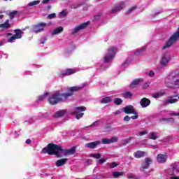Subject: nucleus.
Listing matches in <instances>:
<instances>
[{"mask_svg":"<svg viewBox=\"0 0 179 179\" xmlns=\"http://www.w3.org/2000/svg\"><path fill=\"white\" fill-rule=\"evenodd\" d=\"M85 86L86 83H84L82 86L67 87L64 88L66 92L59 90L56 91L48 98V101L52 106H55V104H58V103L67 101L68 99L71 97L75 92L82 90Z\"/></svg>","mask_w":179,"mask_h":179,"instance_id":"f257e3e1","label":"nucleus"},{"mask_svg":"<svg viewBox=\"0 0 179 179\" xmlns=\"http://www.w3.org/2000/svg\"><path fill=\"white\" fill-rule=\"evenodd\" d=\"M75 152V148H72L70 150H65L54 143L48 144L41 150V153H48V155H55L57 157H64V156H68V155H73Z\"/></svg>","mask_w":179,"mask_h":179,"instance_id":"f03ea898","label":"nucleus"},{"mask_svg":"<svg viewBox=\"0 0 179 179\" xmlns=\"http://www.w3.org/2000/svg\"><path fill=\"white\" fill-rule=\"evenodd\" d=\"M117 53V48L110 47L108 49V51L104 57V62L108 63L111 62L114 59V57H115V54Z\"/></svg>","mask_w":179,"mask_h":179,"instance_id":"7ed1b4c3","label":"nucleus"},{"mask_svg":"<svg viewBox=\"0 0 179 179\" xmlns=\"http://www.w3.org/2000/svg\"><path fill=\"white\" fill-rule=\"evenodd\" d=\"M170 61H171V56H170V53H164L159 59L161 68H166V66L169 65V62H170Z\"/></svg>","mask_w":179,"mask_h":179,"instance_id":"20e7f679","label":"nucleus"},{"mask_svg":"<svg viewBox=\"0 0 179 179\" xmlns=\"http://www.w3.org/2000/svg\"><path fill=\"white\" fill-rule=\"evenodd\" d=\"M83 111H86V107L85 106H78L76 107L73 110V114H75L76 118L77 120H80L83 117L84 113Z\"/></svg>","mask_w":179,"mask_h":179,"instance_id":"39448f33","label":"nucleus"},{"mask_svg":"<svg viewBox=\"0 0 179 179\" xmlns=\"http://www.w3.org/2000/svg\"><path fill=\"white\" fill-rule=\"evenodd\" d=\"M15 34L7 39L8 43H15V41L22 38L23 32L20 29H15Z\"/></svg>","mask_w":179,"mask_h":179,"instance_id":"423d86ee","label":"nucleus"},{"mask_svg":"<svg viewBox=\"0 0 179 179\" xmlns=\"http://www.w3.org/2000/svg\"><path fill=\"white\" fill-rule=\"evenodd\" d=\"M127 8V4L124 1H121L120 3L116 4L112 9L111 13H118V12H121L122 9H125Z\"/></svg>","mask_w":179,"mask_h":179,"instance_id":"0eeeda50","label":"nucleus"},{"mask_svg":"<svg viewBox=\"0 0 179 179\" xmlns=\"http://www.w3.org/2000/svg\"><path fill=\"white\" fill-rule=\"evenodd\" d=\"M153 159L150 157H146L144 159V163L141 164V167L140 168L141 171H145V170L149 169V166L152 164Z\"/></svg>","mask_w":179,"mask_h":179,"instance_id":"6e6552de","label":"nucleus"},{"mask_svg":"<svg viewBox=\"0 0 179 179\" xmlns=\"http://www.w3.org/2000/svg\"><path fill=\"white\" fill-rule=\"evenodd\" d=\"M47 27V24L45 22H41L33 27L34 33H41V31H44V28Z\"/></svg>","mask_w":179,"mask_h":179,"instance_id":"1a4fd4ad","label":"nucleus"},{"mask_svg":"<svg viewBox=\"0 0 179 179\" xmlns=\"http://www.w3.org/2000/svg\"><path fill=\"white\" fill-rule=\"evenodd\" d=\"M176 173H179V169L177 166H173L169 170L168 174L171 176L170 179H179V176H177Z\"/></svg>","mask_w":179,"mask_h":179,"instance_id":"9d476101","label":"nucleus"},{"mask_svg":"<svg viewBox=\"0 0 179 179\" xmlns=\"http://www.w3.org/2000/svg\"><path fill=\"white\" fill-rule=\"evenodd\" d=\"M115 142H118V137L113 136L110 138H103L101 143L103 145H110V143H114Z\"/></svg>","mask_w":179,"mask_h":179,"instance_id":"9b49d317","label":"nucleus"},{"mask_svg":"<svg viewBox=\"0 0 179 179\" xmlns=\"http://www.w3.org/2000/svg\"><path fill=\"white\" fill-rule=\"evenodd\" d=\"M123 111L125 113V114H134V115H136L138 113L135 110V108L133 106H127L124 108H123Z\"/></svg>","mask_w":179,"mask_h":179,"instance_id":"f8f14e48","label":"nucleus"},{"mask_svg":"<svg viewBox=\"0 0 179 179\" xmlns=\"http://www.w3.org/2000/svg\"><path fill=\"white\" fill-rule=\"evenodd\" d=\"M87 27V22L83 23L77 27H76L73 30L71 34H76V33H79L80 30H83V29H86Z\"/></svg>","mask_w":179,"mask_h":179,"instance_id":"ddd939ff","label":"nucleus"},{"mask_svg":"<svg viewBox=\"0 0 179 179\" xmlns=\"http://www.w3.org/2000/svg\"><path fill=\"white\" fill-rule=\"evenodd\" d=\"M178 102V99L176 98L175 96H168L167 99L164 101V104L167 106L168 104H174L175 103Z\"/></svg>","mask_w":179,"mask_h":179,"instance_id":"4468645a","label":"nucleus"},{"mask_svg":"<svg viewBox=\"0 0 179 179\" xmlns=\"http://www.w3.org/2000/svg\"><path fill=\"white\" fill-rule=\"evenodd\" d=\"M142 82H143V79L136 78L131 83L129 87L130 89H135V87H138V85H141V83H142Z\"/></svg>","mask_w":179,"mask_h":179,"instance_id":"2eb2a0df","label":"nucleus"},{"mask_svg":"<svg viewBox=\"0 0 179 179\" xmlns=\"http://www.w3.org/2000/svg\"><path fill=\"white\" fill-rule=\"evenodd\" d=\"M79 69H67L62 71V75L64 76H69L70 75H73V73H76V72H78Z\"/></svg>","mask_w":179,"mask_h":179,"instance_id":"dca6fc26","label":"nucleus"},{"mask_svg":"<svg viewBox=\"0 0 179 179\" xmlns=\"http://www.w3.org/2000/svg\"><path fill=\"white\" fill-rule=\"evenodd\" d=\"M101 143V141H96L91 143H88L85 145V148H88V149H95V148H97L99 145Z\"/></svg>","mask_w":179,"mask_h":179,"instance_id":"f3484780","label":"nucleus"},{"mask_svg":"<svg viewBox=\"0 0 179 179\" xmlns=\"http://www.w3.org/2000/svg\"><path fill=\"white\" fill-rule=\"evenodd\" d=\"M168 157L166 155L159 154L157 156V163H166L167 162Z\"/></svg>","mask_w":179,"mask_h":179,"instance_id":"a211bd4d","label":"nucleus"},{"mask_svg":"<svg viewBox=\"0 0 179 179\" xmlns=\"http://www.w3.org/2000/svg\"><path fill=\"white\" fill-rule=\"evenodd\" d=\"M140 104L143 108H146V107L150 106V101L148 98H143L140 101Z\"/></svg>","mask_w":179,"mask_h":179,"instance_id":"6ab92c4d","label":"nucleus"},{"mask_svg":"<svg viewBox=\"0 0 179 179\" xmlns=\"http://www.w3.org/2000/svg\"><path fill=\"white\" fill-rule=\"evenodd\" d=\"M160 135L157 132H150L148 134L149 139H152V141H156V139H159Z\"/></svg>","mask_w":179,"mask_h":179,"instance_id":"aec40b11","label":"nucleus"},{"mask_svg":"<svg viewBox=\"0 0 179 179\" xmlns=\"http://www.w3.org/2000/svg\"><path fill=\"white\" fill-rule=\"evenodd\" d=\"M66 162H68V159L64 158L59 159L56 162V167H62L64 164H66Z\"/></svg>","mask_w":179,"mask_h":179,"instance_id":"412c9836","label":"nucleus"},{"mask_svg":"<svg viewBox=\"0 0 179 179\" xmlns=\"http://www.w3.org/2000/svg\"><path fill=\"white\" fill-rule=\"evenodd\" d=\"M9 22V20H6L4 23L0 24V29H2L3 30L10 29V23Z\"/></svg>","mask_w":179,"mask_h":179,"instance_id":"4be33fe9","label":"nucleus"},{"mask_svg":"<svg viewBox=\"0 0 179 179\" xmlns=\"http://www.w3.org/2000/svg\"><path fill=\"white\" fill-rule=\"evenodd\" d=\"M64 31V27H59L55 29L53 31H51L52 36H57V34H59V33H62Z\"/></svg>","mask_w":179,"mask_h":179,"instance_id":"5701e85b","label":"nucleus"},{"mask_svg":"<svg viewBox=\"0 0 179 179\" xmlns=\"http://www.w3.org/2000/svg\"><path fill=\"white\" fill-rule=\"evenodd\" d=\"M145 155H146L145 152H143V151H136V152H134V156L136 159H141V157H145Z\"/></svg>","mask_w":179,"mask_h":179,"instance_id":"b1692460","label":"nucleus"},{"mask_svg":"<svg viewBox=\"0 0 179 179\" xmlns=\"http://www.w3.org/2000/svg\"><path fill=\"white\" fill-rule=\"evenodd\" d=\"M66 114V110H60L55 113V117L58 118L59 117H64Z\"/></svg>","mask_w":179,"mask_h":179,"instance_id":"393cba45","label":"nucleus"},{"mask_svg":"<svg viewBox=\"0 0 179 179\" xmlns=\"http://www.w3.org/2000/svg\"><path fill=\"white\" fill-rule=\"evenodd\" d=\"M113 101V98L111 96H106L101 99V103L102 104H107V103H111Z\"/></svg>","mask_w":179,"mask_h":179,"instance_id":"a878e982","label":"nucleus"},{"mask_svg":"<svg viewBox=\"0 0 179 179\" xmlns=\"http://www.w3.org/2000/svg\"><path fill=\"white\" fill-rule=\"evenodd\" d=\"M166 95V92H159L152 94V97L154 99H160V97H163V96Z\"/></svg>","mask_w":179,"mask_h":179,"instance_id":"bb28decb","label":"nucleus"},{"mask_svg":"<svg viewBox=\"0 0 179 179\" xmlns=\"http://www.w3.org/2000/svg\"><path fill=\"white\" fill-rule=\"evenodd\" d=\"M146 50V48H141L139 49L136 50L134 52V55H142L143 52Z\"/></svg>","mask_w":179,"mask_h":179,"instance_id":"cd10ccee","label":"nucleus"},{"mask_svg":"<svg viewBox=\"0 0 179 179\" xmlns=\"http://www.w3.org/2000/svg\"><path fill=\"white\" fill-rule=\"evenodd\" d=\"M100 120L95 121L91 125L88 126V128H94V129H97L99 128V125H100Z\"/></svg>","mask_w":179,"mask_h":179,"instance_id":"c85d7f7f","label":"nucleus"},{"mask_svg":"<svg viewBox=\"0 0 179 179\" xmlns=\"http://www.w3.org/2000/svg\"><path fill=\"white\" fill-rule=\"evenodd\" d=\"M40 3V0H36L34 1H31L27 4L28 8H31L32 6H36V5H38Z\"/></svg>","mask_w":179,"mask_h":179,"instance_id":"c756f323","label":"nucleus"},{"mask_svg":"<svg viewBox=\"0 0 179 179\" xmlns=\"http://www.w3.org/2000/svg\"><path fill=\"white\" fill-rule=\"evenodd\" d=\"M68 15V10H63L62 12L59 13V17L60 19H64V17H66Z\"/></svg>","mask_w":179,"mask_h":179,"instance_id":"7c9ffc66","label":"nucleus"},{"mask_svg":"<svg viewBox=\"0 0 179 179\" xmlns=\"http://www.w3.org/2000/svg\"><path fill=\"white\" fill-rule=\"evenodd\" d=\"M112 175L113 178H118L119 177L124 176V173L115 171L112 173Z\"/></svg>","mask_w":179,"mask_h":179,"instance_id":"2f4dec72","label":"nucleus"},{"mask_svg":"<svg viewBox=\"0 0 179 179\" xmlns=\"http://www.w3.org/2000/svg\"><path fill=\"white\" fill-rule=\"evenodd\" d=\"M123 97H125V99H131L134 94L131 92H125L122 94Z\"/></svg>","mask_w":179,"mask_h":179,"instance_id":"473e14b6","label":"nucleus"},{"mask_svg":"<svg viewBox=\"0 0 179 179\" xmlns=\"http://www.w3.org/2000/svg\"><path fill=\"white\" fill-rule=\"evenodd\" d=\"M47 96H48V92H45L43 95L39 96L38 97V101H43V100H44Z\"/></svg>","mask_w":179,"mask_h":179,"instance_id":"72a5a7b5","label":"nucleus"},{"mask_svg":"<svg viewBox=\"0 0 179 179\" xmlns=\"http://www.w3.org/2000/svg\"><path fill=\"white\" fill-rule=\"evenodd\" d=\"M131 64V59L128 58L122 65V68H127Z\"/></svg>","mask_w":179,"mask_h":179,"instance_id":"f704fd0d","label":"nucleus"},{"mask_svg":"<svg viewBox=\"0 0 179 179\" xmlns=\"http://www.w3.org/2000/svg\"><path fill=\"white\" fill-rule=\"evenodd\" d=\"M114 103L115 104H116V106H120L122 104V99H121L120 98H115L114 99Z\"/></svg>","mask_w":179,"mask_h":179,"instance_id":"c9c22d12","label":"nucleus"},{"mask_svg":"<svg viewBox=\"0 0 179 179\" xmlns=\"http://www.w3.org/2000/svg\"><path fill=\"white\" fill-rule=\"evenodd\" d=\"M148 130H143L142 131H139L138 133H137V136H143V135H148Z\"/></svg>","mask_w":179,"mask_h":179,"instance_id":"e433bc0d","label":"nucleus"},{"mask_svg":"<svg viewBox=\"0 0 179 179\" xmlns=\"http://www.w3.org/2000/svg\"><path fill=\"white\" fill-rule=\"evenodd\" d=\"M108 166H109L110 169H114V167L118 166V164L116 162L108 163Z\"/></svg>","mask_w":179,"mask_h":179,"instance_id":"4c0bfd02","label":"nucleus"},{"mask_svg":"<svg viewBox=\"0 0 179 179\" xmlns=\"http://www.w3.org/2000/svg\"><path fill=\"white\" fill-rule=\"evenodd\" d=\"M135 9H136V6H133L131 8H129L126 14L127 15H129V13H132V12H134V10H135Z\"/></svg>","mask_w":179,"mask_h":179,"instance_id":"58836bf2","label":"nucleus"},{"mask_svg":"<svg viewBox=\"0 0 179 179\" xmlns=\"http://www.w3.org/2000/svg\"><path fill=\"white\" fill-rule=\"evenodd\" d=\"M161 121H167L168 122H174V119L173 118H163Z\"/></svg>","mask_w":179,"mask_h":179,"instance_id":"ea45409f","label":"nucleus"},{"mask_svg":"<svg viewBox=\"0 0 179 179\" xmlns=\"http://www.w3.org/2000/svg\"><path fill=\"white\" fill-rule=\"evenodd\" d=\"M150 86V82H146L143 85V89H148Z\"/></svg>","mask_w":179,"mask_h":179,"instance_id":"a19ab883","label":"nucleus"},{"mask_svg":"<svg viewBox=\"0 0 179 179\" xmlns=\"http://www.w3.org/2000/svg\"><path fill=\"white\" fill-rule=\"evenodd\" d=\"M17 13V11H12L10 13V19H13L15 17V15Z\"/></svg>","mask_w":179,"mask_h":179,"instance_id":"79ce46f5","label":"nucleus"},{"mask_svg":"<svg viewBox=\"0 0 179 179\" xmlns=\"http://www.w3.org/2000/svg\"><path fill=\"white\" fill-rule=\"evenodd\" d=\"M91 157H94V159H100L101 155L100 154H92Z\"/></svg>","mask_w":179,"mask_h":179,"instance_id":"37998d69","label":"nucleus"},{"mask_svg":"<svg viewBox=\"0 0 179 179\" xmlns=\"http://www.w3.org/2000/svg\"><path fill=\"white\" fill-rule=\"evenodd\" d=\"M99 163H100V164H103V163H106V159L104 158H101L98 159Z\"/></svg>","mask_w":179,"mask_h":179,"instance_id":"c03bdc74","label":"nucleus"},{"mask_svg":"<svg viewBox=\"0 0 179 179\" xmlns=\"http://www.w3.org/2000/svg\"><path fill=\"white\" fill-rule=\"evenodd\" d=\"M148 76H150V78H155V71H150L148 73Z\"/></svg>","mask_w":179,"mask_h":179,"instance_id":"a18cd8bd","label":"nucleus"},{"mask_svg":"<svg viewBox=\"0 0 179 179\" xmlns=\"http://www.w3.org/2000/svg\"><path fill=\"white\" fill-rule=\"evenodd\" d=\"M131 120V117L127 115L125 116L124 118H123V121H125L127 122H128V121H130Z\"/></svg>","mask_w":179,"mask_h":179,"instance_id":"49530a36","label":"nucleus"},{"mask_svg":"<svg viewBox=\"0 0 179 179\" xmlns=\"http://www.w3.org/2000/svg\"><path fill=\"white\" fill-rule=\"evenodd\" d=\"M57 15L55 13H52L48 15L49 19H54Z\"/></svg>","mask_w":179,"mask_h":179,"instance_id":"de8ad7c7","label":"nucleus"},{"mask_svg":"<svg viewBox=\"0 0 179 179\" xmlns=\"http://www.w3.org/2000/svg\"><path fill=\"white\" fill-rule=\"evenodd\" d=\"M45 41H47V38H43L40 40L41 44H44V43H45Z\"/></svg>","mask_w":179,"mask_h":179,"instance_id":"09e8293b","label":"nucleus"},{"mask_svg":"<svg viewBox=\"0 0 179 179\" xmlns=\"http://www.w3.org/2000/svg\"><path fill=\"white\" fill-rule=\"evenodd\" d=\"M121 113H122L121 110H117L115 112V115H118L121 114Z\"/></svg>","mask_w":179,"mask_h":179,"instance_id":"8fccbe9b","label":"nucleus"},{"mask_svg":"<svg viewBox=\"0 0 179 179\" xmlns=\"http://www.w3.org/2000/svg\"><path fill=\"white\" fill-rule=\"evenodd\" d=\"M131 118V120H138V115H134V116H131L130 117V119Z\"/></svg>","mask_w":179,"mask_h":179,"instance_id":"3c124183","label":"nucleus"},{"mask_svg":"<svg viewBox=\"0 0 179 179\" xmlns=\"http://www.w3.org/2000/svg\"><path fill=\"white\" fill-rule=\"evenodd\" d=\"M25 143H27V145H30L31 143V139H27Z\"/></svg>","mask_w":179,"mask_h":179,"instance_id":"603ef678","label":"nucleus"},{"mask_svg":"<svg viewBox=\"0 0 179 179\" xmlns=\"http://www.w3.org/2000/svg\"><path fill=\"white\" fill-rule=\"evenodd\" d=\"M41 116H39L40 118H45V117H47V116L45 115V114H41Z\"/></svg>","mask_w":179,"mask_h":179,"instance_id":"864d4df0","label":"nucleus"},{"mask_svg":"<svg viewBox=\"0 0 179 179\" xmlns=\"http://www.w3.org/2000/svg\"><path fill=\"white\" fill-rule=\"evenodd\" d=\"M50 0H43L42 3L46 4Z\"/></svg>","mask_w":179,"mask_h":179,"instance_id":"5fc2aeb1","label":"nucleus"},{"mask_svg":"<svg viewBox=\"0 0 179 179\" xmlns=\"http://www.w3.org/2000/svg\"><path fill=\"white\" fill-rule=\"evenodd\" d=\"M152 149H159V146L157 145H152Z\"/></svg>","mask_w":179,"mask_h":179,"instance_id":"6e6d98bb","label":"nucleus"},{"mask_svg":"<svg viewBox=\"0 0 179 179\" xmlns=\"http://www.w3.org/2000/svg\"><path fill=\"white\" fill-rule=\"evenodd\" d=\"M14 135L15 138H17V136H19V134H17L16 131L14 132Z\"/></svg>","mask_w":179,"mask_h":179,"instance_id":"4d7b16f0","label":"nucleus"},{"mask_svg":"<svg viewBox=\"0 0 179 179\" xmlns=\"http://www.w3.org/2000/svg\"><path fill=\"white\" fill-rule=\"evenodd\" d=\"M2 45H3V41L0 42V47H2Z\"/></svg>","mask_w":179,"mask_h":179,"instance_id":"13d9d810","label":"nucleus"},{"mask_svg":"<svg viewBox=\"0 0 179 179\" xmlns=\"http://www.w3.org/2000/svg\"><path fill=\"white\" fill-rule=\"evenodd\" d=\"M1 19H3V15H0V20Z\"/></svg>","mask_w":179,"mask_h":179,"instance_id":"bf43d9fd","label":"nucleus"},{"mask_svg":"<svg viewBox=\"0 0 179 179\" xmlns=\"http://www.w3.org/2000/svg\"><path fill=\"white\" fill-rule=\"evenodd\" d=\"M47 8L48 9H51V6H48Z\"/></svg>","mask_w":179,"mask_h":179,"instance_id":"052dcab7","label":"nucleus"},{"mask_svg":"<svg viewBox=\"0 0 179 179\" xmlns=\"http://www.w3.org/2000/svg\"><path fill=\"white\" fill-rule=\"evenodd\" d=\"M7 36H12V34L11 33H8Z\"/></svg>","mask_w":179,"mask_h":179,"instance_id":"680f3d73","label":"nucleus"},{"mask_svg":"<svg viewBox=\"0 0 179 179\" xmlns=\"http://www.w3.org/2000/svg\"><path fill=\"white\" fill-rule=\"evenodd\" d=\"M73 9H76V7H73V6H71Z\"/></svg>","mask_w":179,"mask_h":179,"instance_id":"e2e57ef3","label":"nucleus"},{"mask_svg":"<svg viewBox=\"0 0 179 179\" xmlns=\"http://www.w3.org/2000/svg\"><path fill=\"white\" fill-rule=\"evenodd\" d=\"M98 17H99V15L95 16V19H98Z\"/></svg>","mask_w":179,"mask_h":179,"instance_id":"0e129e2a","label":"nucleus"},{"mask_svg":"<svg viewBox=\"0 0 179 179\" xmlns=\"http://www.w3.org/2000/svg\"><path fill=\"white\" fill-rule=\"evenodd\" d=\"M4 1H8V0H4ZM10 1H12V0H10Z\"/></svg>","mask_w":179,"mask_h":179,"instance_id":"69168bd1","label":"nucleus"},{"mask_svg":"<svg viewBox=\"0 0 179 179\" xmlns=\"http://www.w3.org/2000/svg\"><path fill=\"white\" fill-rule=\"evenodd\" d=\"M88 162H90V160H88Z\"/></svg>","mask_w":179,"mask_h":179,"instance_id":"338daca9","label":"nucleus"}]
</instances>
